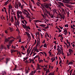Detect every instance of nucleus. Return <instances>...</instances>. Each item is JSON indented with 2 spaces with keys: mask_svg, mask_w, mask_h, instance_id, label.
I'll list each match as a JSON object with an SVG mask.
<instances>
[{
  "mask_svg": "<svg viewBox=\"0 0 75 75\" xmlns=\"http://www.w3.org/2000/svg\"><path fill=\"white\" fill-rule=\"evenodd\" d=\"M12 38H13V39H14V38H13V37L12 36H11V37H8V39L6 38L5 40V42H8V41H9V39H11Z\"/></svg>",
  "mask_w": 75,
  "mask_h": 75,
  "instance_id": "nucleus-1",
  "label": "nucleus"
},
{
  "mask_svg": "<svg viewBox=\"0 0 75 75\" xmlns=\"http://www.w3.org/2000/svg\"><path fill=\"white\" fill-rule=\"evenodd\" d=\"M10 61V58H6V64H7L8 62Z\"/></svg>",
  "mask_w": 75,
  "mask_h": 75,
  "instance_id": "nucleus-2",
  "label": "nucleus"
},
{
  "mask_svg": "<svg viewBox=\"0 0 75 75\" xmlns=\"http://www.w3.org/2000/svg\"><path fill=\"white\" fill-rule=\"evenodd\" d=\"M15 23L17 25H18V26H19V24H20V23H19V22H18V19L17 20V23L16 21H15Z\"/></svg>",
  "mask_w": 75,
  "mask_h": 75,
  "instance_id": "nucleus-3",
  "label": "nucleus"
},
{
  "mask_svg": "<svg viewBox=\"0 0 75 75\" xmlns=\"http://www.w3.org/2000/svg\"><path fill=\"white\" fill-rule=\"evenodd\" d=\"M58 3L60 5H61V6H63V7H64V4L62 3V2H58Z\"/></svg>",
  "mask_w": 75,
  "mask_h": 75,
  "instance_id": "nucleus-4",
  "label": "nucleus"
},
{
  "mask_svg": "<svg viewBox=\"0 0 75 75\" xmlns=\"http://www.w3.org/2000/svg\"><path fill=\"white\" fill-rule=\"evenodd\" d=\"M69 52H70L71 53H73L74 51L72 50H71V49H69Z\"/></svg>",
  "mask_w": 75,
  "mask_h": 75,
  "instance_id": "nucleus-5",
  "label": "nucleus"
},
{
  "mask_svg": "<svg viewBox=\"0 0 75 75\" xmlns=\"http://www.w3.org/2000/svg\"><path fill=\"white\" fill-rule=\"evenodd\" d=\"M45 7L46 8H48H48H49L48 4H45Z\"/></svg>",
  "mask_w": 75,
  "mask_h": 75,
  "instance_id": "nucleus-6",
  "label": "nucleus"
},
{
  "mask_svg": "<svg viewBox=\"0 0 75 75\" xmlns=\"http://www.w3.org/2000/svg\"><path fill=\"white\" fill-rule=\"evenodd\" d=\"M10 4H10V5L8 6V8L9 9V10H10L11 8H13V7H12V6Z\"/></svg>",
  "mask_w": 75,
  "mask_h": 75,
  "instance_id": "nucleus-7",
  "label": "nucleus"
},
{
  "mask_svg": "<svg viewBox=\"0 0 75 75\" xmlns=\"http://www.w3.org/2000/svg\"><path fill=\"white\" fill-rule=\"evenodd\" d=\"M35 72H36V71L35 70L34 71H33L31 72V74H30V75H33V74H34L35 73Z\"/></svg>",
  "mask_w": 75,
  "mask_h": 75,
  "instance_id": "nucleus-8",
  "label": "nucleus"
},
{
  "mask_svg": "<svg viewBox=\"0 0 75 75\" xmlns=\"http://www.w3.org/2000/svg\"><path fill=\"white\" fill-rule=\"evenodd\" d=\"M43 8H45V12L46 11V12H47V13H48V11L47 10V9H45V6H42Z\"/></svg>",
  "mask_w": 75,
  "mask_h": 75,
  "instance_id": "nucleus-9",
  "label": "nucleus"
},
{
  "mask_svg": "<svg viewBox=\"0 0 75 75\" xmlns=\"http://www.w3.org/2000/svg\"><path fill=\"white\" fill-rule=\"evenodd\" d=\"M13 21H14V19H13V16H12L11 18V22L12 23H13Z\"/></svg>",
  "mask_w": 75,
  "mask_h": 75,
  "instance_id": "nucleus-10",
  "label": "nucleus"
},
{
  "mask_svg": "<svg viewBox=\"0 0 75 75\" xmlns=\"http://www.w3.org/2000/svg\"><path fill=\"white\" fill-rule=\"evenodd\" d=\"M15 4H16V6H17V8L18 9V4L17 5V2H16L15 3Z\"/></svg>",
  "mask_w": 75,
  "mask_h": 75,
  "instance_id": "nucleus-11",
  "label": "nucleus"
},
{
  "mask_svg": "<svg viewBox=\"0 0 75 75\" xmlns=\"http://www.w3.org/2000/svg\"><path fill=\"white\" fill-rule=\"evenodd\" d=\"M25 33L26 34H27L28 36H30V34L28 33L25 32Z\"/></svg>",
  "mask_w": 75,
  "mask_h": 75,
  "instance_id": "nucleus-12",
  "label": "nucleus"
},
{
  "mask_svg": "<svg viewBox=\"0 0 75 75\" xmlns=\"http://www.w3.org/2000/svg\"><path fill=\"white\" fill-rule=\"evenodd\" d=\"M38 39H37V44L36 45L35 47H38Z\"/></svg>",
  "mask_w": 75,
  "mask_h": 75,
  "instance_id": "nucleus-13",
  "label": "nucleus"
},
{
  "mask_svg": "<svg viewBox=\"0 0 75 75\" xmlns=\"http://www.w3.org/2000/svg\"><path fill=\"white\" fill-rule=\"evenodd\" d=\"M10 46H11V45L9 44V45H7V47L8 49H10V48H9Z\"/></svg>",
  "mask_w": 75,
  "mask_h": 75,
  "instance_id": "nucleus-14",
  "label": "nucleus"
},
{
  "mask_svg": "<svg viewBox=\"0 0 75 75\" xmlns=\"http://www.w3.org/2000/svg\"><path fill=\"white\" fill-rule=\"evenodd\" d=\"M8 1H7L5 3V4H4V6H6L7 4H8Z\"/></svg>",
  "mask_w": 75,
  "mask_h": 75,
  "instance_id": "nucleus-15",
  "label": "nucleus"
},
{
  "mask_svg": "<svg viewBox=\"0 0 75 75\" xmlns=\"http://www.w3.org/2000/svg\"><path fill=\"white\" fill-rule=\"evenodd\" d=\"M64 33H68V32H67V29H65L64 30Z\"/></svg>",
  "mask_w": 75,
  "mask_h": 75,
  "instance_id": "nucleus-16",
  "label": "nucleus"
},
{
  "mask_svg": "<svg viewBox=\"0 0 75 75\" xmlns=\"http://www.w3.org/2000/svg\"><path fill=\"white\" fill-rule=\"evenodd\" d=\"M20 17L21 18V19L22 18V19H23V20L24 19V17H23V16L22 15H21Z\"/></svg>",
  "mask_w": 75,
  "mask_h": 75,
  "instance_id": "nucleus-17",
  "label": "nucleus"
},
{
  "mask_svg": "<svg viewBox=\"0 0 75 75\" xmlns=\"http://www.w3.org/2000/svg\"><path fill=\"white\" fill-rule=\"evenodd\" d=\"M14 41V40L12 39L10 41V43H9V44H10V43L11 44V42H13V41Z\"/></svg>",
  "mask_w": 75,
  "mask_h": 75,
  "instance_id": "nucleus-18",
  "label": "nucleus"
},
{
  "mask_svg": "<svg viewBox=\"0 0 75 75\" xmlns=\"http://www.w3.org/2000/svg\"><path fill=\"white\" fill-rule=\"evenodd\" d=\"M25 72L26 74H28V71L27 69L25 70Z\"/></svg>",
  "mask_w": 75,
  "mask_h": 75,
  "instance_id": "nucleus-19",
  "label": "nucleus"
},
{
  "mask_svg": "<svg viewBox=\"0 0 75 75\" xmlns=\"http://www.w3.org/2000/svg\"><path fill=\"white\" fill-rule=\"evenodd\" d=\"M30 49V46H29L28 49H27V53H28V52L29 51V50Z\"/></svg>",
  "mask_w": 75,
  "mask_h": 75,
  "instance_id": "nucleus-20",
  "label": "nucleus"
},
{
  "mask_svg": "<svg viewBox=\"0 0 75 75\" xmlns=\"http://www.w3.org/2000/svg\"><path fill=\"white\" fill-rule=\"evenodd\" d=\"M40 25L42 27H45V26H46V25L43 24Z\"/></svg>",
  "mask_w": 75,
  "mask_h": 75,
  "instance_id": "nucleus-21",
  "label": "nucleus"
},
{
  "mask_svg": "<svg viewBox=\"0 0 75 75\" xmlns=\"http://www.w3.org/2000/svg\"><path fill=\"white\" fill-rule=\"evenodd\" d=\"M54 74L53 73H50L49 74V75H54Z\"/></svg>",
  "mask_w": 75,
  "mask_h": 75,
  "instance_id": "nucleus-22",
  "label": "nucleus"
},
{
  "mask_svg": "<svg viewBox=\"0 0 75 75\" xmlns=\"http://www.w3.org/2000/svg\"><path fill=\"white\" fill-rule=\"evenodd\" d=\"M27 13H28V14H27V13H26V16L27 17H28V16H29V15H30V13H28V12Z\"/></svg>",
  "mask_w": 75,
  "mask_h": 75,
  "instance_id": "nucleus-23",
  "label": "nucleus"
},
{
  "mask_svg": "<svg viewBox=\"0 0 75 75\" xmlns=\"http://www.w3.org/2000/svg\"><path fill=\"white\" fill-rule=\"evenodd\" d=\"M25 28V30L26 31H29V30H28V29L27 27V28Z\"/></svg>",
  "mask_w": 75,
  "mask_h": 75,
  "instance_id": "nucleus-24",
  "label": "nucleus"
},
{
  "mask_svg": "<svg viewBox=\"0 0 75 75\" xmlns=\"http://www.w3.org/2000/svg\"><path fill=\"white\" fill-rule=\"evenodd\" d=\"M62 12H64V13L65 14V11L64 10V9L62 8Z\"/></svg>",
  "mask_w": 75,
  "mask_h": 75,
  "instance_id": "nucleus-25",
  "label": "nucleus"
},
{
  "mask_svg": "<svg viewBox=\"0 0 75 75\" xmlns=\"http://www.w3.org/2000/svg\"><path fill=\"white\" fill-rule=\"evenodd\" d=\"M16 69H17V67H16V66L15 65V67L13 69V71H16Z\"/></svg>",
  "mask_w": 75,
  "mask_h": 75,
  "instance_id": "nucleus-26",
  "label": "nucleus"
},
{
  "mask_svg": "<svg viewBox=\"0 0 75 75\" xmlns=\"http://www.w3.org/2000/svg\"><path fill=\"white\" fill-rule=\"evenodd\" d=\"M22 12L23 13V14H24L25 15H26V14H27V13H26L25 12H24V11H22Z\"/></svg>",
  "mask_w": 75,
  "mask_h": 75,
  "instance_id": "nucleus-27",
  "label": "nucleus"
},
{
  "mask_svg": "<svg viewBox=\"0 0 75 75\" xmlns=\"http://www.w3.org/2000/svg\"><path fill=\"white\" fill-rule=\"evenodd\" d=\"M64 27H68V24H67L66 25H65Z\"/></svg>",
  "mask_w": 75,
  "mask_h": 75,
  "instance_id": "nucleus-28",
  "label": "nucleus"
},
{
  "mask_svg": "<svg viewBox=\"0 0 75 75\" xmlns=\"http://www.w3.org/2000/svg\"><path fill=\"white\" fill-rule=\"evenodd\" d=\"M3 48V46L1 45V47H0V50L2 49Z\"/></svg>",
  "mask_w": 75,
  "mask_h": 75,
  "instance_id": "nucleus-29",
  "label": "nucleus"
},
{
  "mask_svg": "<svg viewBox=\"0 0 75 75\" xmlns=\"http://www.w3.org/2000/svg\"><path fill=\"white\" fill-rule=\"evenodd\" d=\"M11 54H12L13 52H14V50H11Z\"/></svg>",
  "mask_w": 75,
  "mask_h": 75,
  "instance_id": "nucleus-30",
  "label": "nucleus"
},
{
  "mask_svg": "<svg viewBox=\"0 0 75 75\" xmlns=\"http://www.w3.org/2000/svg\"><path fill=\"white\" fill-rule=\"evenodd\" d=\"M71 67H70V68H69V69L68 70H67V72H69V71H70V69H71Z\"/></svg>",
  "mask_w": 75,
  "mask_h": 75,
  "instance_id": "nucleus-31",
  "label": "nucleus"
},
{
  "mask_svg": "<svg viewBox=\"0 0 75 75\" xmlns=\"http://www.w3.org/2000/svg\"><path fill=\"white\" fill-rule=\"evenodd\" d=\"M36 43H37V40H35V42L34 43V44L33 45H34L35 44H36Z\"/></svg>",
  "mask_w": 75,
  "mask_h": 75,
  "instance_id": "nucleus-32",
  "label": "nucleus"
},
{
  "mask_svg": "<svg viewBox=\"0 0 75 75\" xmlns=\"http://www.w3.org/2000/svg\"><path fill=\"white\" fill-rule=\"evenodd\" d=\"M55 57H52V58L51 59V60L52 61L53 60V59H54V60H55Z\"/></svg>",
  "mask_w": 75,
  "mask_h": 75,
  "instance_id": "nucleus-33",
  "label": "nucleus"
},
{
  "mask_svg": "<svg viewBox=\"0 0 75 75\" xmlns=\"http://www.w3.org/2000/svg\"><path fill=\"white\" fill-rule=\"evenodd\" d=\"M23 11H24V12H26V13H28V11L27 10H25V9H24Z\"/></svg>",
  "mask_w": 75,
  "mask_h": 75,
  "instance_id": "nucleus-34",
  "label": "nucleus"
},
{
  "mask_svg": "<svg viewBox=\"0 0 75 75\" xmlns=\"http://www.w3.org/2000/svg\"><path fill=\"white\" fill-rule=\"evenodd\" d=\"M36 48H35V47H34V50H35V51L37 50V47H35Z\"/></svg>",
  "mask_w": 75,
  "mask_h": 75,
  "instance_id": "nucleus-35",
  "label": "nucleus"
},
{
  "mask_svg": "<svg viewBox=\"0 0 75 75\" xmlns=\"http://www.w3.org/2000/svg\"><path fill=\"white\" fill-rule=\"evenodd\" d=\"M5 33H6V34L8 33V32H7V31L6 30H5Z\"/></svg>",
  "mask_w": 75,
  "mask_h": 75,
  "instance_id": "nucleus-36",
  "label": "nucleus"
},
{
  "mask_svg": "<svg viewBox=\"0 0 75 75\" xmlns=\"http://www.w3.org/2000/svg\"><path fill=\"white\" fill-rule=\"evenodd\" d=\"M20 6H21V3H20V2L19 3V7H20Z\"/></svg>",
  "mask_w": 75,
  "mask_h": 75,
  "instance_id": "nucleus-37",
  "label": "nucleus"
},
{
  "mask_svg": "<svg viewBox=\"0 0 75 75\" xmlns=\"http://www.w3.org/2000/svg\"><path fill=\"white\" fill-rule=\"evenodd\" d=\"M48 73V71L47 70L46 71V74L47 75Z\"/></svg>",
  "mask_w": 75,
  "mask_h": 75,
  "instance_id": "nucleus-38",
  "label": "nucleus"
},
{
  "mask_svg": "<svg viewBox=\"0 0 75 75\" xmlns=\"http://www.w3.org/2000/svg\"><path fill=\"white\" fill-rule=\"evenodd\" d=\"M20 11H18L17 12V14H20Z\"/></svg>",
  "mask_w": 75,
  "mask_h": 75,
  "instance_id": "nucleus-39",
  "label": "nucleus"
},
{
  "mask_svg": "<svg viewBox=\"0 0 75 75\" xmlns=\"http://www.w3.org/2000/svg\"><path fill=\"white\" fill-rule=\"evenodd\" d=\"M38 61H40V62H43V61H43V60H42L41 59L40 60H39Z\"/></svg>",
  "mask_w": 75,
  "mask_h": 75,
  "instance_id": "nucleus-40",
  "label": "nucleus"
},
{
  "mask_svg": "<svg viewBox=\"0 0 75 75\" xmlns=\"http://www.w3.org/2000/svg\"><path fill=\"white\" fill-rule=\"evenodd\" d=\"M24 6V5H22L21 6V8L23 9Z\"/></svg>",
  "mask_w": 75,
  "mask_h": 75,
  "instance_id": "nucleus-41",
  "label": "nucleus"
},
{
  "mask_svg": "<svg viewBox=\"0 0 75 75\" xmlns=\"http://www.w3.org/2000/svg\"><path fill=\"white\" fill-rule=\"evenodd\" d=\"M43 52V53H44L45 57H46V56H47V54H46V53L44 52Z\"/></svg>",
  "mask_w": 75,
  "mask_h": 75,
  "instance_id": "nucleus-42",
  "label": "nucleus"
},
{
  "mask_svg": "<svg viewBox=\"0 0 75 75\" xmlns=\"http://www.w3.org/2000/svg\"><path fill=\"white\" fill-rule=\"evenodd\" d=\"M14 18H15L16 21H17V18H16V16H14Z\"/></svg>",
  "mask_w": 75,
  "mask_h": 75,
  "instance_id": "nucleus-43",
  "label": "nucleus"
},
{
  "mask_svg": "<svg viewBox=\"0 0 75 75\" xmlns=\"http://www.w3.org/2000/svg\"><path fill=\"white\" fill-rule=\"evenodd\" d=\"M22 12L21 11H19V14H20V15H21V14H22Z\"/></svg>",
  "mask_w": 75,
  "mask_h": 75,
  "instance_id": "nucleus-44",
  "label": "nucleus"
},
{
  "mask_svg": "<svg viewBox=\"0 0 75 75\" xmlns=\"http://www.w3.org/2000/svg\"><path fill=\"white\" fill-rule=\"evenodd\" d=\"M25 25V28H27V26H26V24L25 23H24Z\"/></svg>",
  "mask_w": 75,
  "mask_h": 75,
  "instance_id": "nucleus-45",
  "label": "nucleus"
},
{
  "mask_svg": "<svg viewBox=\"0 0 75 75\" xmlns=\"http://www.w3.org/2000/svg\"><path fill=\"white\" fill-rule=\"evenodd\" d=\"M27 28L28 29H29V30H30V28L29 26H27Z\"/></svg>",
  "mask_w": 75,
  "mask_h": 75,
  "instance_id": "nucleus-46",
  "label": "nucleus"
},
{
  "mask_svg": "<svg viewBox=\"0 0 75 75\" xmlns=\"http://www.w3.org/2000/svg\"><path fill=\"white\" fill-rule=\"evenodd\" d=\"M31 1L33 3V4H35V2L34 1H33V0H31Z\"/></svg>",
  "mask_w": 75,
  "mask_h": 75,
  "instance_id": "nucleus-47",
  "label": "nucleus"
},
{
  "mask_svg": "<svg viewBox=\"0 0 75 75\" xmlns=\"http://www.w3.org/2000/svg\"><path fill=\"white\" fill-rule=\"evenodd\" d=\"M61 50H60V49H59V50L58 51V52L59 53V52H61Z\"/></svg>",
  "mask_w": 75,
  "mask_h": 75,
  "instance_id": "nucleus-48",
  "label": "nucleus"
},
{
  "mask_svg": "<svg viewBox=\"0 0 75 75\" xmlns=\"http://www.w3.org/2000/svg\"><path fill=\"white\" fill-rule=\"evenodd\" d=\"M48 13H47V14H49V16H52V15H51V14H50V12H48Z\"/></svg>",
  "mask_w": 75,
  "mask_h": 75,
  "instance_id": "nucleus-49",
  "label": "nucleus"
},
{
  "mask_svg": "<svg viewBox=\"0 0 75 75\" xmlns=\"http://www.w3.org/2000/svg\"><path fill=\"white\" fill-rule=\"evenodd\" d=\"M21 53L23 55H25V54H26V53H23V52H21Z\"/></svg>",
  "mask_w": 75,
  "mask_h": 75,
  "instance_id": "nucleus-50",
  "label": "nucleus"
},
{
  "mask_svg": "<svg viewBox=\"0 0 75 75\" xmlns=\"http://www.w3.org/2000/svg\"><path fill=\"white\" fill-rule=\"evenodd\" d=\"M21 25H22L23 26V28H24L25 27V26L24 25V24H22Z\"/></svg>",
  "mask_w": 75,
  "mask_h": 75,
  "instance_id": "nucleus-51",
  "label": "nucleus"
},
{
  "mask_svg": "<svg viewBox=\"0 0 75 75\" xmlns=\"http://www.w3.org/2000/svg\"><path fill=\"white\" fill-rule=\"evenodd\" d=\"M10 30H11V32H12L13 31V29H11V28H10Z\"/></svg>",
  "mask_w": 75,
  "mask_h": 75,
  "instance_id": "nucleus-52",
  "label": "nucleus"
},
{
  "mask_svg": "<svg viewBox=\"0 0 75 75\" xmlns=\"http://www.w3.org/2000/svg\"><path fill=\"white\" fill-rule=\"evenodd\" d=\"M10 9H9V10H8V14H9V15H10Z\"/></svg>",
  "mask_w": 75,
  "mask_h": 75,
  "instance_id": "nucleus-53",
  "label": "nucleus"
},
{
  "mask_svg": "<svg viewBox=\"0 0 75 75\" xmlns=\"http://www.w3.org/2000/svg\"><path fill=\"white\" fill-rule=\"evenodd\" d=\"M46 44H45L44 45V47H47V45H46Z\"/></svg>",
  "mask_w": 75,
  "mask_h": 75,
  "instance_id": "nucleus-54",
  "label": "nucleus"
},
{
  "mask_svg": "<svg viewBox=\"0 0 75 75\" xmlns=\"http://www.w3.org/2000/svg\"><path fill=\"white\" fill-rule=\"evenodd\" d=\"M30 52H31V51L30 50L28 53V55H29V54H30Z\"/></svg>",
  "mask_w": 75,
  "mask_h": 75,
  "instance_id": "nucleus-55",
  "label": "nucleus"
},
{
  "mask_svg": "<svg viewBox=\"0 0 75 75\" xmlns=\"http://www.w3.org/2000/svg\"><path fill=\"white\" fill-rule=\"evenodd\" d=\"M47 3H45L44 4H43V5L44 6H45V4H46Z\"/></svg>",
  "mask_w": 75,
  "mask_h": 75,
  "instance_id": "nucleus-56",
  "label": "nucleus"
},
{
  "mask_svg": "<svg viewBox=\"0 0 75 75\" xmlns=\"http://www.w3.org/2000/svg\"><path fill=\"white\" fill-rule=\"evenodd\" d=\"M62 63V60H60L59 63V64H61V63Z\"/></svg>",
  "mask_w": 75,
  "mask_h": 75,
  "instance_id": "nucleus-57",
  "label": "nucleus"
},
{
  "mask_svg": "<svg viewBox=\"0 0 75 75\" xmlns=\"http://www.w3.org/2000/svg\"><path fill=\"white\" fill-rule=\"evenodd\" d=\"M36 51L37 52H39V51H38V49L36 50Z\"/></svg>",
  "mask_w": 75,
  "mask_h": 75,
  "instance_id": "nucleus-58",
  "label": "nucleus"
},
{
  "mask_svg": "<svg viewBox=\"0 0 75 75\" xmlns=\"http://www.w3.org/2000/svg\"><path fill=\"white\" fill-rule=\"evenodd\" d=\"M37 35H38L40 34V33H39V32H38L37 33Z\"/></svg>",
  "mask_w": 75,
  "mask_h": 75,
  "instance_id": "nucleus-59",
  "label": "nucleus"
},
{
  "mask_svg": "<svg viewBox=\"0 0 75 75\" xmlns=\"http://www.w3.org/2000/svg\"><path fill=\"white\" fill-rule=\"evenodd\" d=\"M38 30L39 31H40V32H41V30L40 29H38Z\"/></svg>",
  "mask_w": 75,
  "mask_h": 75,
  "instance_id": "nucleus-60",
  "label": "nucleus"
},
{
  "mask_svg": "<svg viewBox=\"0 0 75 75\" xmlns=\"http://www.w3.org/2000/svg\"><path fill=\"white\" fill-rule=\"evenodd\" d=\"M51 17H52V18H53V17H54V15H51V16H50Z\"/></svg>",
  "mask_w": 75,
  "mask_h": 75,
  "instance_id": "nucleus-61",
  "label": "nucleus"
},
{
  "mask_svg": "<svg viewBox=\"0 0 75 75\" xmlns=\"http://www.w3.org/2000/svg\"><path fill=\"white\" fill-rule=\"evenodd\" d=\"M66 41L67 43V44H68V39H67V40H66Z\"/></svg>",
  "mask_w": 75,
  "mask_h": 75,
  "instance_id": "nucleus-62",
  "label": "nucleus"
},
{
  "mask_svg": "<svg viewBox=\"0 0 75 75\" xmlns=\"http://www.w3.org/2000/svg\"><path fill=\"white\" fill-rule=\"evenodd\" d=\"M68 62H69V61L68 60H67V64H68Z\"/></svg>",
  "mask_w": 75,
  "mask_h": 75,
  "instance_id": "nucleus-63",
  "label": "nucleus"
},
{
  "mask_svg": "<svg viewBox=\"0 0 75 75\" xmlns=\"http://www.w3.org/2000/svg\"><path fill=\"white\" fill-rule=\"evenodd\" d=\"M38 69H40V65L38 66Z\"/></svg>",
  "mask_w": 75,
  "mask_h": 75,
  "instance_id": "nucleus-64",
  "label": "nucleus"
}]
</instances>
